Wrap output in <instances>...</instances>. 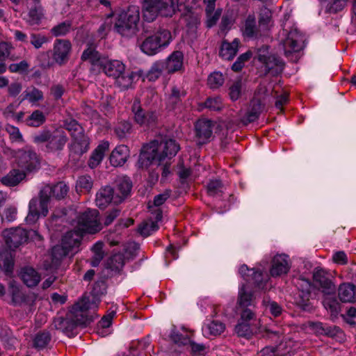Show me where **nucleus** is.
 Instances as JSON below:
<instances>
[{
    "label": "nucleus",
    "instance_id": "6ab92c4d",
    "mask_svg": "<svg viewBox=\"0 0 356 356\" xmlns=\"http://www.w3.org/2000/svg\"><path fill=\"white\" fill-rule=\"evenodd\" d=\"M17 163L19 168L28 172H32L38 169L40 165L36 153L29 149L18 152Z\"/></svg>",
    "mask_w": 356,
    "mask_h": 356
},
{
    "label": "nucleus",
    "instance_id": "20e7f679",
    "mask_svg": "<svg viewBox=\"0 0 356 356\" xmlns=\"http://www.w3.org/2000/svg\"><path fill=\"white\" fill-rule=\"evenodd\" d=\"M180 0H145L143 7V17L145 21L152 22L161 15L171 17L179 10Z\"/></svg>",
    "mask_w": 356,
    "mask_h": 356
},
{
    "label": "nucleus",
    "instance_id": "3c124183",
    "mask_svg": "<svg viewBox=\"0 0 356 356\" xmlns=\"http://www.w3.org/2000/svg\"><path fill=\"white\" fill-rule=\"evenodd\" d=\"M46 121V116L40 110L33 111L25 120L26 125L33 127H38Z\"/></svg>",
    "mask_w": 356,
    "mask_h": 356
},
{
    "label": "nucleus",
    "instance_id": "e2e57ef3",
    "mask_svg": "<svg viewBox=\"0 0 356 356\" xmlns=\"http://www.w3.org/2000/svg\"><path fill=\"white\" fill-rule=\"evenodd\" d=\"M222 192V184L218 179L211 180L207 186V193L210 196L219 195Z\"/></svg>",
    "mask_w": 356,
    "mask_h": 356
},
{
    "label": "nucleus",
    "instance_id": "69168bd1",
    "mask_svg": "<svg viewBox=\"0 0 356 356\" xmlns=\"http://www.w3.org/2000/svg\"><path fill=\"white\" fill-rule=\"evenodd\" d=\"M263 304L275 317L279 316L282 312V307L275 301L264 299Z\"/></svg>",
    "mask_w": 356,
    "mask_h": 356
},
{
    "label": "nucleus",
    "instance_id": "5fc2aeb1",
    "mask_svg": "<svg viewBox=\"0 0 356 356\" xmlns=\"http://www.w3.org/2000/svg\"><path fill=\"white\" fill-rule=\"evenodd\" d=\"M104 243L102 242H97L92 248L93 257L91 260V266H97L104 257L103 251Z\"/></svg>",
    "mask_w": 356,
    "mask_h": 356
},
{
    "label": "nucleus",
    "instance_id": "423d86ee",
    "mask_svg": "<svg viewBox=\"0 0 356 356\" xmlns=\"http://www.w3.org/2000/svg\"><path fill=\"white\" fill-rule=\"evenodd\" d=\"M68 138L62 128H58L54 131L44 129L33 136V141L38 145L45 143L48 152L61 151Z\"/></svg>",
    "mask_w": 356,
    "mask_h": 356
},
{
    "label": "nucleus",
    "instance_id": "ddd939ff",
    "mask_svg": "<svg viewBox=\"0 0 356 356\" xmlns=\"http://www.w3.org/2000/svg\"><path fill=\"white\" fill-rule=\"evenodd\" d=\"M268 90L264 85H259L253 99L250 102V107L246 114L241 118V122L247 125L256 121L262 111Z\"/></svg>",
    "mask_w": 356,
    "mask_h": 356
},
{
    "label": "nucleus",
    "instance_id": "13d9d810",
    "mask_svg": "<svg viewBox=\"0 0 356 356\" xmlns=\"http://www.w3.org/2000/svg\"><path fill=\"white\" fill-rule=\"evenodd\" d=\"M159 226L156 222H143L138 227V232L143 236H149L153 232L156 231Z\"/></svg>",
    "mask_w": 356,
    "mask_h": 356
},
{
    "label": "nucleus",
    "instance_id": "a19ab883",
    "mask_svg": "<svg viewBox=\"0 0 356 356\" xmlns=\"http://www.w3.org/2000/svg\"><path fill=\"white\" fill-rule=\"evenodd\" d=\"M14 266L13 254L10 250L0 251V267L6 275L13 272Z\"/></svg>",
    "mask_w": 356,
    "mask_h": 356
},
{
    "label": "nucleus",
    "instance_id": "f3484780",
    "mask_svg": "<svg viewBox=\"0 0 356 356\" xmlns=\"http://www.w3.org/2000/svg\"><path fill=\"white\" fill-rule=\"evenodd\" d=\"M294 282L299 290L298 297L296 300L297 304L303 310H309L312 288L309 279L304 275H300Z\"/></svg>",
    "mask_w": 356,
    "mask_h": 356
},
{
    "label": "nucleus",
    "instance_id": "0e129e2a",
    "mask_svg": "<svg viewBox=\"0 0 356 356\" xmlns=\"http://www.w3.org/2000/svg\"><path fill=\"white\" fill-rule=\"evenodd\" d=\"M242 81L241 79H237L229 87V95L232 100H237L241 94Z\"/></svg>",
    "mask_w": 356,
    "mask_h": 356
},
{
    "label": "nucleus",
    "instance_id": "aec40b11",
    "mask_svg": "<svg viewBox=\"0 0 356 356\" xmlns=\"http://www.w3.org/2000/svg\"><path fill=\"white\" fill-rule=\"evenodd\" d=\"M213 121L200 119L195 124V136L197 143L202 145L209 141L213 134Z\"/></svg>",
    "mask_w": 356,
    "mask_h": 356
},
{
    "label": "nucleus",
    "instance_id": "603ef678",
    "mask_svg": "<svg viewBox=\"0 0 356 356\" xmlns=\"http://www.w3.org/2000/svg\"><path fill=\"white\" fill-rule=\"evenodd\" d=\"M134 78V72L126 73L125 72L119 76V77L115 78V84L121 89L126 90L128 89L132 84Z\"/></svg>",
    "mask_w": 356,
    "mask_h": 356
},
{
    "label": "nucleus",
    "instance_id": "7ed1b4c3",
    "mask_svg": "<svg viewBox=\"0 0 356 356\" xmlns=\"http://www.w3.org/2000/svg\"><path fill=\"white\" fill-rule=\"evenodd\" d=\"M81 59L88 60L94 65L99 66L107 76L114 79L122 74L126 68L125 65L121 60L101 58L99 52L91 46L84 50Z\"/></svg>",
    "mask_w": 356,
    "mask_h": 356
},
{
    "label": "nucleus",
    "instance_id": "2f4dec72",
    "mask_svg": "<svg viewBox=\"0 0 356 356\" xmlns=\"http://www.w3.org/2000/svg\"><path fill=\"white\" fill-rule=\"evenodd\" d=\"M68 238L67 236L65 238H62L60 245H55L51 250L52 261L56 265L67 255L72 254V252L67 248L69 247Z\"/></svg>",
    "mask_w": 356,
    "mask_h": 356
},
{
    "label": "nucleus",
    "instance_id": "72a5a7b5",
    "mask_svg": "<svg viewBox=\"0 0 356 356\" xmlns=\"http://www.w3.org/2000/svg\"><path fill=\"white\" fill-rule=\"evenodd\" d=\"M109 148V143L108 141H102L94 150L89 161V165L91 168L97 166L102 161L105 152Z\"/></svg>",
    "mask_w": 356,
    "mask_h": 356
},
{
    "label": "nucleus",
    "instance_id": "774afa93",
    "mask_svg": "<svg viewBox=\"0 0 356 356\" xmlns=\"http://www.w3.org/2000/svg\"><path fill=\"white\" fill-rule=\"evenodd\" d=\"M29 64L26 60H22L18 63H12L9 65L8 70L11 72L24 74L28 72Z\"/></svg>",
    "mask_w": 356,
    "mask_h": 356
},
{
    "label": "nucleus",
    "instance_id": "f257e3e1",
    "mask_svg": "<svg viewBox=\"0 0 356 356\" xmlns=\"http://www.w3.org/2000/svg\"><path fill=\"white\" fill-rule=\"evenodd\" d=\"M97 304L95 300L90 304L89 300L80 299L74 305L67 318L59 317L54 320L55 328L70 336L77 325L86 326L93 321L90 311L97 309Z\"/></svg>",
    "mask_w": 356,
    "mask_h": 356
},
{
    "label": "nucleus",
    "instance_id": "58836bf2",
    "mask_svg": "<svg viewBox=\"0 0 356 356\" xmlns=\"http://www.w3.org/2000/svg\"><path fill=\"white\" fill-rule=\"evenodd\" d=\"M26 177L24 172L13 170L1 179V182L6 186H15L20 183Z\"/></svg>",
    "mask_w": 356,
    "mask_h": 356
},
{
    "label": "nucleus",
    "instance_id": "2eb2a0df",
    "mask_svg": "<svg viewBox=\"0 0 356 356\" xmlns=\"http://www.w3.org/2000/svg\"><path fill=\"white\" fill-rule=\"evenodd\" d=\"M333 277L329 271L317 266L313 271V288L320 290L323 295H333L336 291V286Z\"/></svg>",
    "mask_w": 356,
    "mask_h": 356
},
{
    "label": "nucleus",
    "instance_id": "f03ea898",
    "mask_svg": "<svg viewBox=\"0 0 356 356\" xmlns=\"http://www.w3.org/2000/svg\"><path fill=\"white\" fill-rule=\"evenodd\" d=\"M179 145L172 138L154 140L143 145L138 159L139 168H146L152 163L160 165L165 159L175 156Z\"/></svg>",
    "mask_w": 356,
    "mask_h": 356
},
{
    "label": "nucleus",
    "instance_id": "39448f33",
    "mask_svg": "<svg viewBox=\"0 0 356 356\" xmlns=\"http://www.w3.org/2000/svg\"><path fill=\"white\" fill-rule=\"evenodd\" d=\"M140 20L139 9L129 6L126 11L120 13L115 19L114 29L124 37H131L138 31Z\"/></svg>",
    "mask_w": 356,
    "mask_h": 356
},
{
    "label": "nucleus",
    "instance_id": "8fccbe9b",
    "mask_svg": "<svg viewBox=\"0 0 356 356\" xmlns=\"http://www.w3.org/2000/svg\"><path fill=\"white\" fill-rule=\"evenodd\" d=\"M106 293V286L104 282H96L92 288L90 296H83L81 299L89 300L91 304L95 300L97 302V308L100 302V296Z\"/></svg>",
    "mask_w": 356,
    "mask_h": 356
},
{
    "label": "nucleus",
    "instance_id": "b1692460",
    "mask_svg": "<svg viewBox=\"0 0 356 356\" xmlns=\"http://www.w3.org/2000/svg\"><path fill=\"white\" fill-rule=\"evenodd\" d=\"M115 193L112 187L105 186L102 187L96 194L95 202L99 209L106 208L111 202L114 203Z\"/></svg>",
    "mask_w": 356,
    "mask_h": 356
},
{
    "label": "nucleus",
    "instance_id": "a211bd4d",
    "mask_svg": "<svg viewBox=\"0 0 356 356\" xmlns=\"http://www.w3.org/2000/svg\"><path fill=\"white\" fill-rule=\"evenodd\" d=\"M3 236L8 247L10 249H15L27 241L29 233L22 227H16L5 229Z\"/></svg>",
    "mask_w": 356,
    "mask_h": 356
},
{
    "label": "nucleus",
    "instance_id": "1a4fd4ad",
    "mask_svg": "<svg viewBox=\"0 0 356 356\" xmlns=\"http://www.w3.org/2000/svg\"><path fill=\"white\" fill-rule=\"evenodd\" d=\"M172 40L171 32L165 29H159L154 34L147 37L141 43V51L148 55L154 56L161 49L167 47Z\"/></svg>",
    "mask_w": 356,
    "mask_h": 356
},
{
    "label": "nucleus",
    "instance_id": "f704fd0d",
    "mask_svg": "<svg viewBox=\"0 0 356 356\" xmlns=\"http://www.w3.org/2000/svg\"><path fill=\"white\" fill-rule=\"evenodd\" d=\"M243 35L248 38H253L258 34L256 18L254 15H248L241 29Z\"/></svg>",
    "mask_w": 356,
    "mask_h": 356
},
{
    "label": "nucleus",
    "instance_id": "6e6552de",
    "mask_svg": "<svg viewBox=\"0 0 356 356\" xmlns=\"http://www.w3.org/2000/svg\"><path fill=\"white\" fill-rule=\"evenodd\" d=\"M72 225L83 236L85 234H96L102 229L99 212L96 209H87L79 213L73 220Z\"/></svg>",
    "mask_w": 356,
    "mask_h": 356
},
{
    "label": "nucleus",
    "instance_id": "680f3d73",
    "mask_svg": "<svg viewBox=\"0 0 356 356\" xmlns=\"http://www.w3.org/2000/svg\"><path fill=\"white\" fill-rule=\"evenodd\" d=\"M5 129H6V131H7V133L9 134L10 140L13 142H16V143H22L23 142V140H24L23 136H22V134H21L19 128H17V127H15L13 125L8 124L6 125Z\"/></svg>",
    "mask_w": 356,
    "mask_h": 356
},
{
    "label": "nucleus",
    "instance_id": "79ce46f5",
    "mask_svg": "<svg viewBox=\"0 0 356 356\" xmlns=\"http://www.w3.org/2000/svg\"><path fill=\"white\" fill-rule=\"evenodd\" d=\"M8 291L12 297V303L14 305H21L26 301V295L21 291L16 282H10Z\"/></svg>",
    "mask_w": 356,
    "mask_h": 356
},
{
    "label": "nucleus",
    "instance_id": "dca6fc26",
    "mask_svg": "<svg viewBox=\"0 0 356 356\" xmlns=\"http://www.w3.org/2000/svg\"><path fill=\"white\" fill-rule=\"evenodd\" d=\"M131 111L134 122L140 127H152L155 124L157 120L156 113L154 111L144 110L138 99L134 101Z\"/></svg>",
    "mask_w": 356,
    "mask_h": 356
},
{
    "label": "nucleus",
    "instance_id": "f8f14e48",
    "mask_svg": "<svg viewBox=\"0 0 356 356\" xmlns=\"http://www.w3.org/2000/svg\"><path fill=\"white\" fill-rule=\"evenodd\" d=\"M257 57L262 63L266 73L276 76L282 72L284 66V61L275 55L270 54L268 46H262L259 48Z\"/></svg>",
    "mask_w": 356,
    "mask_h": 356
},
{
    "label": "nucleus",
    "instance_id": "338daca9",
    "mask_svg": "<svg viewBox=\"0 0 356 356\" xmlns=\"http://www.w3.org/2000/svg\"><path fill=\"white\" fill-rule=\"evenodd\" d=\"M131 130V124L129 122H122L116 127L115 131L120 138H123L130 133Z\"/></svg>",
    "mask_w": 356,
    "mask_h": 356
},
{
    "label": "nucleus",
    "instance_id": "4468645a",
    "mask_svg": "<svg viewBox=\"0 0 356 356\" xmlns=\"http://www.w3.org/2000/svg\"><path fill=\"white\" fill-rule=\"evenodd\" d=\"M283 31L286 33V38L282 41L284 55L289 59L296 61L297 60L296 54L303 47L304 38L296 29H293L289 32L284 29Z\"/></svg>",
    "mask_w": 356,
    "mask_h": 356
},
{
    "label": "nucleus",
    "instance_id": "0eeeda50",
    "mask_svg": "<svg viewBox=\"0 0 356 356\" xmlns=\"http://www.w3.org/2000/svg\"><path fill=\"white\" fill-rule=\"evenodd\" d=\"M63 128L67 130L72 137L70 145L71 151L77 154H82L89 149L90 141L84 134L83 127L74 119H66L63 121Z\"/></svg>",
    "mask_w": 356,
    "mask_h": 356
},
{
    "label": "nucleus",
    "instance_id": "4c0bfd02",
    "mask_svg": "<svg viewBox=\"0 0 356 356\" xmlns=\"http://www.w3.org/2000/svg\"><path fill=\"white\" fill-rule=\"evenodd\" d=\"M238 304L243 309L253 305V294L244 284L239 288Z\"/></svg>",
    "mask_w": 356,
    "mask_h": 356
},
{
    "label": "nucleus",
    "instance_id": "a878e982",
    "mask_svg": "<svg viewBox=\"0 0 356 356\" xmlns=\"http://www.w3.org/2000/svg\"><path fill=\"white\" fill-rule=\"evenodd\" d=\"M250 276H251V278H249V282L252 281L255 287L259 289L267 291L271 288V284H269L270 277L266 271L253 268V271H252Z\"/></svg>",
    "mask_w": 356,
    "mask_h": 356
},
{
    "label": "nucleus",
    "instance_id": "de8ad7c7",
    "mask_svg": "<svg viewBox=\"0 0 356 356\" xmlns=\"http://www.w3.org/2000/svg\"><path fill=\"white\" fill-rule=\"evenodd\" d=\"M21 97L20 103L28 100L30 103L34 104L43 99V92L35 87H30L23 92Z\"/></svg>",
    "mask_w": 356,
    "mask_h": 356
},
{
    "label": "nucleus",
    "instance_id": "9d476101",
    "mask_svg": "<svg viewBox=\"0 0 356 356\" xmlns=\"http://www.w3.org/2000/svg\"><path fill=\"white\" fill-rule=\"evenodd\" d=\"M259 321L250 309H244L241 312V317L235 326V332L239 337L250 338L259 332Z\"/></svg>",
    "mask_w": 356,
    "mask_h": 356
},
{
    "label": "nucleus",
    "instance_id": "49530a36",
    "mask_svg": "<svg viewBox=\"0 0 356 356\" xmlns=\"http://www.w3.org/2000/svg\"><path fill=\"white\" fill-rule=\"evenodd\" d=\"M349 0H332L326 5L325 10L329 13H337L342 10L347 5ZM353 11L356 19V0H354Z\"/></svg>",
    "mask_w": 356,
    "mask_h": 356
},
{
    "label": "nucleus",
    "instance_id": "6e6d98bb",
    "mask_svg": "<svg viewBox=\"0 0 356 356\" xmlns=\"http://www.w3.org/2000/svg\"><path fill=\"white\" fill-rule=\"evenodd\" d=\"M51 339V336L49 332L43 331L38 333L33 340L34 347L36 348L42 349L47 346Z\"/></svg>",
    "mask_w": 356,
    "mask_h": 356
},
{
    "label": "nucleus",
    "instance_id": "bb28decb",
    "mask_svg": "<svg viewBox=\"0 0 356 356\" xmlns=\"http://www.w3.org/2000/svg\"><path fill=\"white\" fill-rule=\"evenodd\" d=\"M129 156V149L127 145L117 146L110 156L111 164L115 167L122 166Z\"/></svg>",
    "mask_w": 356,
    "mask_h": 356
},
{
    "label": "nucleus",
    "instance_id": "c03bdc74",
    "mask_svg": "<svg viewBox=\"0 0 356 356\" xmlns=\"http://www.w3.org/2000/svg\"><path fill=\"white\" fill-rule=\"evenodd\" d=\"M313 332L332 337L341 333V330L337 326H328L321 322H313Z\"/></svg>",
    "mask_w": 356,
    "mask_h": 356
},
{
    "label": "nucleus",
    "instance_id": "bf43d9fd",
    "mask_svg": "<svg viewBox=\"0 0 356 356\" xmlns=\"http://www.w3.org/2000/svg\"><path fill=\"white\" fill-rule=\"evenodd\" d=\"M204 105L205 108L215 111H220L224 106L222 100L220 97H208L204 102Z\"/></svg>",
    "mask_w": 356,
    "mask_h": 356
},
{
    "label": "nucleus",
    "instance_id": "ea45409f",
    "mask_svg": "<svg viewBox=\"0 0 356 356\" xmlns=\"http://www.w3.org/2000/svg\"><path fill=\"white\" fill-rule=\"evenodd\" d=\"M115 314V312L112 311L101 319L97 327V333L98 335L104 337L111 334L110 326Z\"/></svg>",
    "mask_w": 356,
    "mask_h": 356
},
{
    "label": "nucleus",
    "instance_id": "cd10ccee",
    "mask_svg": "<svg viewBox=\"0 0 356 356\" xmlns=\"http://www.w3.org/2000/svg\"><path fill=\"white\" fill-rule=\"evenodd\" d=\"M293 352L292 341H282L273 350L270 347H266L261 351L263 356H291Z\"/></svg>",
    "mask_w": 356,
    "mask_h": 356
},
{
    "label": "nucleus",
    "instance_id": "37998d69",
    "mask_svg": "<svg viewBox=\"0 0 356 356\" xmlns=\"http://www.w3.org/2000/svg\"><path fill=\"white\" fill-rule=\"evenodd\" d=\"M224 330L225 325L218 321H212L202 327V332L206 337L219 335Z\"/></svg>",
    "mask_w": 356,
    "mask_h": 356
},
{
    "label": "nucleus",
    "instance_id": "4d7b16f0",
    "mask_svg": "<svg viewBox=\"0 0 356 356\" xmlns=\"http://www.w3.org/2000/svg\"><path fill=\"white\" fill-rule=\"evenodd\" d=\"M92 187V181L90 176L83 175L78 178L76 183V190L77 192L83 191H89Z\"/></svg>",
    "mask_w": 356,
    "mask_h": 356
},
{
    "label": "nucleus",
    "instance_id": "473e14b6",
    "mask_svg": "<svg viewBox=\"0 0 356 356\" xmlns=\"http://www.w3.org/2000/svg\"><path fill=\"white\" fill-rule=\"evenodd\" d=\"M67 236H69L67 238L69 247L67 248L72 252V254L73 255L79 250V246L81 243L83 236L76 229L66 232L62 238H65Z\"/></svg>",
    "mask_w": 356,
    "mask_h": 356
},
{
    "label": "nucleus",
    "instance_id": "052dcab7",
    "mask_svg": "<svg viewBox=\"0 0 356 356\" xmlns=\"http://www.w3.org/2000/svg\"><path fill=\"white\" fill-rule=\"evenodd\" d=\"M224 83V77L222 73L215 72L208 77V85L211 88L216 89L221 86Z\"/></svg>",
    "mask_w": 356,
    "mask_h": 356
},
{
    "label": "nucleus",
    "instance_id": "864d4df0",
    "mask_svg": "<svg viewBox=\"0 0 356 356\" xmlns=\"http://www.w3.org/2000/svg\"><path fill=\"white\" fill-rule=\"evenodd\" d=\"M170 338L174 343L179 346H185L191 342V337L188 334L180 333L175 326H173L171 329Z\"/></svg>",
    "mask_w": 356,
    "mask_h": 356
},
{
    "label": "nucleus",
    "instance_id": "393cba45",
    "mask_svg": "<svg viewBox=\"0 0 356 356\" xmlns=\"http://www.w3.org/2000/svg\"><path fill=\"white\" fill-rule=\"evenodd\" d=\"M165 71L171 74L183 68L184 54L181 51H175L165 60H163Z\"/></svg>",
    "mask_w": 356,
    "mask_h": 356
},
{
    "label": "nucleus",
    "instance_id": "c85d7f7f",
    "mask_svg": "<svg viewBox=\"0 0 356 356\" xmlns=\"http://www.w3.org/2000/svg\"><path fill=\"white\" fill-rule=\"evenodd\" d=\"M240 40L238 38L233 40L232 42L227 40L222 41L220 50V56L225 60H232L238 51Z\"/></svg>",
    "mask_w": 356,
    "mask_h": 356
},
{
    "label": "nucleus",
    "instance_id": "9b49d317",
    "mask_svg": "<svg viewBox=\"0 0 356 356\" xmlns=\"http://www.w3.org/2000/svg\"><path fill=\"white\" fill-rule=\"evenodd\" d=\"M69 187L63 181L58 182L53 186H44L40 192V206L42 209V214L47 216L48 213V205L51 197L56 199L63 198L67 193Z\"/></svg>",
    "mask_w": 356,
    "mask_h": 356
},
{
    "label": "nucleus",
    "instance_id": "7c9ffc66",
    "mask_svg": "<svg viewBox=\"0 0 356 356\" xmlns=\"http://www.w3.org/2000/svg\"><path fill=\"white\" fill-rule=\"evenodd\" d=\"M338 296L343 302H353L356 300V288L350 283H343L338 289Z\"/></svg>",
    "mask_w": 356,
    "mask_h": 356
},
{
    "label": "nucleus",
    "instance_id": "5701e85b",
    "mask_svg": "<svg viewBox=\"0 0 356 356\" xmlns=\"http://www.w3.org/2000/svg\"><path fill=\"white\" fill-rule=\"evenodd\" d=\"M70 50L71 44L69 41L57 40L54 47V59L57 63H63L67 60Z\"/></svg>",
    "mask_w": 356,
    "mask_h": 356
},
{
    "label": "nucleus",
    "instance_id": "412c9836",
    "mask_svg": "<svg viewBox=\"0 0 356 356\" xmlns=\"http://www.w3.org/2000/svg\"><path fill=\"white\" fill-rule=\"evenodd\" d=\"M289 269L290 264L288 255L277 254L272 259L270 274L273 277H280L286 274Z\"/></svg>",
    "mask_w": 356,
    "mask_h": 356
},
{
    "label": "nucleus",
    "instance_id": "e433bc0d",
    "mask_svg": "<svg viewBox=\"0 0 356 356\" xmlns=\"http://www.w3.org/2000/svg\"><path fill=\"white\" fill-rule=\"evenodd\" d=\"M185 95L186 92L182 88L173 86L167 97V106L170 109H173L181 102V98L185 97Z\"/></svg>",
    "mask_w": 356,
    "mask_h": 356
},
{
    "label": "nucleus",
    "instance_id": "c9c22d12",
    "mask_svg": "<svg viewBox=\"0 0 356 356\" xmlns=\"http://www.w3.org/2000/svg\"><path fill=\"white\" fill-rule=\"evenodd\" d=\"M29 213L26 217V221L29 224L35 223L38 219L40 216H42V209L40 206V199L33 198L29 202Z\"/></svg>",
    "mask_w": 356,
    "mask_h": 356
},
{
    "label": "nucleus",
    "instance_id": "a18cd8bd",
    "mask_svg": "<svg viewBox=\"0 0 356 356\" xmlns=\"http://www.w3.org/2000/svg\"><path fill=\"white\" fill-rule=\"evenodd\" d=\"M322 303L324 308L330 313L331 316L337 317L340 312V303L336 297L324 295Z\"/></svg>",
    "mask_w": 356,
    "mask_h": 356
},
{
    "label": "nucleus",
    "instance_id": "c756f323",
    "mask_svg": "<svg viewBox=\"0 0 356 356\" xmlns=\"http://www.w3.org/2000/svg\"><path fill=\"white\" fill-rule=\"evenodd\" d=\"M20 277L28 287L38 285L41 280L40 274L31 267H24L20 271Z\"/></svg>",
    "mask_w": 356,
    "mask_h": 356
},
{
    "label": "nucleus",
    "instance_id": "09e8293b",
    "mask_svg": "<svg viewBox=\"0 0 356 356\" xmlns=\"http://www.w3.org/2000/svg\"><path fill=\"white\" fill-rule=\"evenodd\" d=\"M163 60H157L154 63L148 72L145 74V78L149 81H155L165 70Z\"/></svg>",
    "mask_w": 356,
    "mask_h": 356
},
{
    "label": "nucleus",
    "instance_id": "4be33fe9",
    "mask_svg": "<svg viewBox=\"0 0 356 356\" xmlns=\"http://www.w3.org/2000/svg\"><path fill=\"white\" fill-rule=\"evenodd\" d=\"M132 183L127 177H118L116 180V188L114 204L121 203L129 194L131 190Z\"/></svg>",
    "mask_w": 356,
    "mask_h": 356
}]
</instances>
